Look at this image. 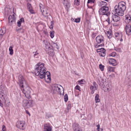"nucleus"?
Masks as SVG:
<instances>
[{
    "label": "nucleus",
    "instance_id": "obj_57",
    "mask_svg": "<svg viewBox=\"0 0 131 131\" xmlns=\"http://www.w3.org/2000/svg\"><path fill=\"white\" fill-rule=\"evenodd\" d=\"M99 130L98 131H103V129L102 128H101V129H99Z\"/></svg>",
    "mask_w": 131,
    "mask_h": 131
},
{
    "label": "nucleus",
    "instance_id": "obj_47",
    "mask_svg": "<svg viewBox=\"0 0 131 131\" xmlns=\"http://www.w3.org/2000/svg\"><path fill=\"white\" fill-rule=\"evenodd\" d=\"M1 131H6V128L5 125H3Z\"/></svg>",
    "mask_w": 131,
    "mask_h": 131
},
{
    "label": "nucleus",
    "instance_id": "obj_36",
    "mask_svg": "<svg viewBox=\"0 0 131 131\" xmlns=\"http://www.w3.org/2000/svg\"><path fill=\"white\" fill-rule=\"evenodd\" d=\"M80 0H75L74 4L76 5H78L79 4Z\"/></svg>",
    "mask_w": 131,
    "mask_h": 131
},
{
    "label": "nucleus",
    "instance_id": "obj_10",
    "mask_svg": "<svg viewBox=\"0 0 131 131\" xmlns=\"http://www.w3.org/2000/svg\"><path fill=\"white\" fill-rule=\"evenodd\" d=\"M9 23L10 26L12 25L13 24H15L16 18L14 15H10L8 18Z\"/></svg>",
    "mask_w": 131,
    "mask_h": 131
},
{
    "label": "nucleus",
    "instance_id": "obj_7",
    "mask_svg": "<svg viewBox=\"0 0 131 131\" xmlns=\"http://www.w3.org/2000/svg\"><path fill=\"white\" fill-rule=\"evenodd\" d=\"M16 127L22 130H24L25 128V122L23 121H18L17 122Z\"/></svg>",
    "mask_w": 131,
    "mask_h": 131
},
{
    "label": "nucleus",
    "instance_id": "obj_58",
    "mask_svg": "<svg viewBox=\"0 0 131 131\" xmlns=\"http://www.w3.org/2000/svg\"><path fill=\"white\" fill-rule=\"evenodd\" d=\"M101 45H99V46H98V47L100 46H101Z\"/></svg>",
    "mask_w": 131,
    "mask_h": 131
},
{
    "label": "nucleus",
    "instance_id": "obj_18",
    "mask_svg": "<svg viewBox=\"0 0 131 131\" xmlns=\"http://www.w3.org/2000/svg\"><path fill=\"white\" fill-rule=\"evenodd\" d=\"M73 127L74 131H82L79 128V125L77 123H74L73 125Z\"/></svg>",
    "mask_w": 131,
    "mask_h": 131
},
{
    "label": "nucleus",
    "instance_id": "obj_12",
    "mask_svg": "<svg viewBox=\"0 0 131 131\" xmlns=\"http://www.w3.org/2000/svg\"><path fill=\"white\" fill-rule=\"evenodd\" d=\"M125 21L127 24H129L131 22V16L129 14L125 15Z\"/></svg>",
    "mask_w": 131,
    "mask_h": 131
},
{
    "label": "nucleus",
    "instance_id": "obj_16",
    "mask_svg": "<svg viewBox=\"0 0 131 131\" xmlns=\"http://www.w3.org/2000/svg\"><path fill=\"white\" fill-rule=\"evenodd\" d=\"M59 87H61V85L57 84H55L53 85L52 89L54 93H56V92L58 91V89Z\"/></svg>",
    "mask_w": 131,
    "mask_h": 131
},
{
    "label": "nucleus",
    "instance_id": "obj_48",
    "mask_svg": "<svg viewBox=\"0 0 131 131\" xmlns=\"http://www.w3.org/2000/svg\"><path fill=\"white\" fill-rule=\"evenodd\" d=\"M31 13L32 14H34L35 13L34 11L32 9V8L29 10Z\"/></svg>",
    "mask_w": 131,
    "mask_h": 131
},
{
    "label": "nucleus",
    "instance_id": "obj_19",
    "mask_svg": "<svg viewBox=\"0 0 131 131\" xmlns=\"http://www.w3.org/2000/svg\"><path fill=\"white\" fill-rule=\"evenodd\" d=\"M112 19L114 22H117L120 19V18L119 16L115 15H113L112 16Z\"/></svg>",
    "mask_w": 131,
    "mask_h": 131
},
{
    "label": "nucleus",
    "instance_id": "obj_53",
    "mask_svg": "<svg viewBox=\"0 0 131 131\" xmlns=\"http://www.w3.org/2000/svg\"><path fill=\"white\" fill-rule=\"evenodd\" d=\"M96 126L97 127V129L99 130L100 128V125L99 124H98V125H97Z\"/></svg>",
    "mask_w": 131,
    "mask_h": 131
},
{
    "label": "nucleus",
    "instance_id": "obj_27",
    "mask_svg": "<svg viewBox=\"0 0 131 131\" xmlns=\"http://www.w3.org/2000/svg\"><path fill=\"white\" fill-rule=\"evenodd\" d=\"M33 53L34 54V56L35 58H39V53L37 51L33 52Z\"/></svg>",
    "mask_w": 131,
    "mask_h": 131
},
{
    "label": "nucleus",
    "instance_id": "obj_26",
    "mask_svg": "<svg viewBox=\"0 0 131 131\" xmlns=\"http://www.w3.org/2000/svg\"><path fill=\"white\" fill-rule=\"evenodd\" d=\"M48 53L50 56H53L54 55V53L53 50L51 49L49 50Z\"/></svg>",
    "mask_w": 131,
    "mask_h": 131
},
{
    "label": "nucleus",
    "instance_id": "obj_15",
    "mask_svg": "<svg viewBox=\"0 0 131 131\" xmlns=\"http://www.w3.org/2000/svg\"><path fill=\"white\" fill-rule=\"evenodd\" d=\"M97 4L99 6L102 8L106 6L107 3L106 2L100 1L97 2Z\"/></svg>",
    "mask_w": 131,
    "mask_h": 131
},
{
    "label": "nucleus",
    "instance_id": "obj_43",
    "mask_svg": "<svg viewBox=\"0 0 131 131\" xmlns=\"http://www.w3.org/2000/svg\"><path fill=\"white\" fill-rule=\"evenodd\" d=\"M80 20V19L79 18H77L75 19L74 21V22L77 23H79Z\"/></svg>",
    "mask_w": 131,
    "mask_h": 131
},
{
    "label": "nucleus",
    "instance_id": "obj_28",
    "mask_svg": "<svg viewBox=\"0 0 131 131\" xmlns=\"http://www.w3.org/2000/svg\"><path fill=\"white\" fill-rule=\"evenodd\" d=\"M99 95L98 94H96L95 96V100L96 103L99 102L100 101V100L99 99Z\"/></svg>",
    "mask_w": 131,
    "mask_h": 131
},
{
    "label": "nucleus",
    "instance_id": "obj_52",
    "mask_svg": "<svg viewBox=\"0 0 131 131\" xmlns=\"http://www.w3.org/2000/svg\"><path fill=\"white\" fill-rule=\"evenodd\" d=\"M83 80H81L80 81H79V82L80 84H82V82Z\"/></svg>",
    "mask_w": 131,
    "mask_h": 131
},
{
    "label": "nucleus",
    "instance_id": "obj_44",
    "mask_svg": "<svg viewBox=\"0 0 131 131\" xmlns=\"http://www.w3.org/2000/svg\"><path fill=\"white\" fill-rule=\"evenodd\" d=\"M75 89L78 90L80 91H81V90H80L81 88H80V86L79 85H77L75 87Z\"/></svg>",
    "mask_w": 131,
    "mask_h": 131
},
{
    "label": "nucleus",
    "instance_id": "obj_4",
    "mask_svg": "<svg viewBox=\"0 0 131 131\" xmlns=\"http://www.w3.org/2000/svg\"><path fill=\"white\" fill-rule=\"evenodd\" d=\"M99 12L100 15H105L108 16L110 14L109 8L106 6L100 8L99 9Z\"/></svg>",
    "mask_w": 131,
    "mask_h": 131
},
{
    "label": "nucleus",
    "instance_id": "obj_11",
    "mask_svg": "<svg viewBox=\"0 0 131 131\" xmlns=\"http://www.w3.org/2000/svg\"><path fill=\"white\" fill-rule=\"evenodd\" d=\"M96 40L97 43H103L104 41V38L101 35L97 36L96 38Z\"/></svg>",
    "mask_w": 131,
    "mask_h": 131
},
{
    "label": "nucleus",
    "instance_id": "obj_56",
    "mask_svg": "<svg viewBox=\"0 0 131 131\" xmlns=\"http://www.w3.org/2000/svg\"><path fill=\"white\" fill-rule=\"evenodd\" d=\"M68 108H71V105L70 104H68Z\"/></svg>",
    "mask_w": 131,
    "mask_h": 131
},
{
    "label": "nucleus",
    "instance_id": "obj_1",
    "mask_svg": "<svg viewBox=\"0 0 131 131\" xmlns=\"http://www.w3.org/2000/svg\"><path fill=\"white\" fill-rule=\"evenodd\" d=\"M43 63H38L35 67V73L37 76H39L41 79L44 78L45 79L51 80L50 74L49 71L46 72V69L44 66Z\"/></svg>",
    "mask_w": 131,
    "mask_h": 131
},
{
    "label": "nucleus",
    "instance_id": "obj_59",
    "mask_svg": "<svg viewBox=\"0 0 131 131\" xmlns=\"http://www.w3.org/2000/svg\"><path fill=\"white\" fill-rule=\"evenodd\" d=\"M81 58H82V59H83V57H82V56H81Z\"/></svg>",
    "mask_w": 131,
    "mask_h": 131
},
{
    "label": "nucleus",
    "instance_id": "obj_45",
    "mask_svg": "<svg viewBox=\"0 0 131 131\" xmlns=\"http://www.w3.org/2000/svg\"><path fill=\"white\" fill-rule=\"evenodd\" d=\"M116 53L115 52H113L111 54H110V56L114 57L116 56Z\"/></svg>",
    "mask_w": 131,
    "mask_h": 131
},
{
    "label": "nucleus",
    "instance_id": "obj_46",
    "mask_svg": "<svg viewBox=\"0 0 131 131\" xmlns=\"http://www.w3.org/2000/svg\"><path fill=\"white\" fill-rule=\"evenodd\" d=\"M95 0H88L87 3H94Z\"/></svg>",
    "mask_w": 131,
    "mask_h": 131
},
{
    "label": "nucleus",
    "instance_id": "obj_29",
    "mask_svg": "<svg viewBox=\"0 0 131 131\" xmlns=\"http://www.w3.org/2000/svg\"><path fill=\"white\" fill-rule=\"evenodd\" d=\"M111 90V89L109 86L107 87H106L104 88V91L105 92H109Z\"/></svg>",
    "mask_w": 131,
    "mask_h": 131
},
{
    "label": "nucleus",
    "instance_id": "obj_40",
    "mask_svg": "<svg viewBox=\"0 0 131 131\" xmlns=\"http://www.w3.org/2000/svg\"><path fill=\"white\" fill-rule=\"evenodd\" d=\"M115 50L119 52H121L122 51L121 49L119 48H115Z\"/></svg>",
    "mask_w": 131,
    "mask_h": 131
},
{
    "label": "nucleus",
    "instance_id": "obj_9",
    "mask_svg": "<svg viewBox=\"0 0 131 131\" xmlns=\"http://www.w3.org/2000/svg\"><path fill=\"white\" fill-rule=\"evenodd\" d=\"M98 88V85L95 82H94L93 83V85H91L90 86V89L91 90V93L92 94L94 93L95 91Z\"/></svg>",
    "mask_w": 131,
    "mask_h": 131
},
{
    "label": "nucleus",
    "instance_id": "obj_25",
    "mask_svg": "<svg viewBox=\"0 0 131 131\" xmlns=\"http://www.w3.org/2000/svg\"><path fill=\"white\" fill-rule=\"evenodd\" d=\"M5 32V29L3 28L0 30V38H1L2 36Z\"/></svg>",
    "mask_w": 131,
    "mask_h": 131
},
{
    "label": "nucleus",
    "instance_id": "obj_3",
    "mask_svg": "<svg viewBox=\"0 0 131 131\" xmlns=\"http://www.w3.org/2000/svg\"><path fill=\"white\" fill-rule=\"evenodd\" d=\"M126 3L124 2H119L118 5H115L114 9L116 13L120 16H123L124 15V11L125 10L126 7L125 6Z\"/></svg>",
    "mask_w": 131,
    "mask_h": 131
},
{
    "label": "nucleus",
    "instance_id": "obj_41",
    "mask_svg": "<svg viewBox=\"0 0 131 131\" xmlns=\"http://www.w3.org/2000/svg\"><path fill=\"white\" fill-rule=\"evenodd\" d=\"M27 6L28 9L29 10L32 8L31 5L29 3L27 4Z\"/></svg>",
    "mask_w": 131,
    "mask_h": 131
},
{
    "label": "nucleus",
    "instance_id": "obj_50",
    "mask_svg": "<svg viewBox=\"0 0 131 131\" xmlns=\"http://www.w3.org/2000/svg\"><path fill=\"white\" fill-rule=\"evenodd\" d=\"M53 45L55 47H56L57 48V49H58L57 47V45L56 43H54L53 44Z\"/></svg>",
    "mask_w": 131,
    "mask_h": 131
},
{
    "label": "nucleus",
    "instance_id": "obj_24",
    "mask_svg": "<svg viewBox=\"0 0 131 131\" xmlns=\"http://www.w3.org/2000/svg\"><path fill=\"white\" fill-rule=\"evenodd\" d=\"M115 68L110 66H108L107 68V70L110 72H114Z\"/></svg>",
    "mask_w": 131,
    "mask_h": 131
},
{
    "label": "nucleus",
    "instance_id": "obj_42",
    "mask_svg": "<svg viewBox=\"0 0 131 131\" xmlns=\"http://www.w3.org/2000/svg\"><path fill=\"white\" fill-rule=\"evenodd\" d=\"M97 34V33L93 32L92 34V37L93 39L94 38Z\"/></svg>",
    "mask_w": 131,
    "mask_h": 131
},
{
    "label": "nucleus",
    "instance_id": "obj_22",
    "mask_svg": "<svg viewBox=\"0 0 131 131\" xmlns=\"http://www.w3.org/2000/svg\"><path fill=\"white\" fill-rule=\"evenodd\" d=\"M4 100H3V102L5 104L6 106H8L9 105V102L8 99H6V97L5 96L3 97Z\"/></svg>",
    "mask_w": 131,
    "mask_h": 131
},
{
    "label": "nucleus",
    "instance_id": "obj_2",
    "mask_svg": "<svg viewBox=\"0 0 131 131\" xmlns=\"http://www.w3.org/2000/svg\"><path fill=\"white\" fill-rule=\"evenodd\" d=\"M18 83L20 88L25 97L28 99L31 97V89L27 85L26 81L22 75H20L18 78Z\"/></svg>",
    "mask_w": 131,
    "mask_h": 131
},
{
    "label": "nucleus",
    "instance_id": "obj_32",
    "mask_svg": "<svg viewBox=\"0 0 131 131\" xmlns=\"http://www.w3.org/2000/svg\"><path fill=\"white\" fill-rule=\"evenodd\" d=\"M46 45L45 47L46 49H50V44L48 42H46Z\"/></svg>",
    "mask_w": 131,
    "mask_h": 131
},
{
    "label": "nucleus",
    "instance_id": "obj_35",
    "mask_svg": "<svg viewBox=\"0 0 131 131\" xmlns=\"http://www.w3.org/2000/svg\"><path fill=\"white\" fill-rule=\"evenodd\" d=\"M99 55L102 57H104L106 54V53L105 52H100L99 53Z\"/></svg>",
    "mask_w": 131,
    "mask_h": 131
},
{
    "label": "nucleus",
    "instance_id": "obj_17",
    "mask_svg": "<svg viewBox=\"0 0 131 131\" xmlns=\"http://www.w3.org/2000/svg\"><path fill=\"white\" fill-rule=\"evenodd\" d=\"M125 29L127 34L129 35V33L131 32V26L129 24L126 25V26Z\"/></svg>",
    "mask_w": 131,
    "mask_h": 131
},
{
    "label": "nucleus",
    "instance_id": "obj_55",
    "mask_svg": "<svg viewBox=\"0 0 131 131\" xmlns=\"http://www.w3.org/2000/svg\"><path fill=\"white\" fill-rule=\"evenodd\" d=\"M26 112L27 114H28L29 115V116H30V114L28 110H26Z\"/></svg>",
    "mask_w": 131,
    "mask_h": 131
},
{
    "label": "nucleus",
    "instance_id": "obj_6",
    "mask_svg": "<svg viewBox=\"0 0 131 131\" xmlns=\"http://www.w3.org/2000/svg\"><path fill=\"white\" fill-rule=\"evenodd\" d=\"M33 101L32 100H24L23 101V105L26 108L31 107L33 106Z\"/></svg>",
    "mask_w": 131,
    "mask_h": 131
},
{
    "label": "nucleus",
    "instance_id": "obj_39",
    "mask_svg": "<svg viewBox=\"0 0 131 131\" xmlns=\"http://www.w3.org/2000/svg\"><path fill=\"white\" fill-rule=\"evenodd\" d=\"M98 50H100L99 51V52H105V49L103 48H102L100 49H99Z\"/></svg>",
    "mask_w": 131,
    "mask_h": 131
},
{
    "label": "nucleus",
    "instance_id": "obj_34",
    "mask_svg": "<svg viewBox=\"0 0 131 131\" xmlns=\"http://www.w3.org/2000/svg\"><path fill=\"white\" fill-rule=\"evenodd\" d=\"M64 101L65 102H67L68 100V95L67 94H65L64 97Z\"/></svg>",
    "mask_w": 131,
    "mask_h": 131
},
{
    "label": "nucleus",
    "instance_id": "obj_37",
    "mask_svg": "<svg viewBox=\"0 0 131 131\" xmlns=\"http://www.w3.org/2000/svg\"><path fill=\"white\" fill-rule=\"evenodd\" d=\"M17 31L18 32H21L23 33L24 32V30L22 28H20L18 29H17Z\"/></svg>",
    "mask_w": 131,
    "mask_h": 131
},
{
    "label": "nucleus",
    "instance_id": "obj_21",
    "mask_svg": "<svg viewBox=\"0 0 131 131\" xmlns=\"http://www.w3.org/2000/svg\"><path fill=\"white\" fill-rule=\"evenodd\" d=\"M109 63L113 66H115L117 64L116 60L114 59L111 58L109 59Z\"/></svg>",
    "mask_w": 131,
    "mask_h": 131
},
{
    "label": "nucleus",
    "instance_id": "obj_14",
    "mask_svg": "<svg viewBox=\"0 0 131 131\" xmlns=\"http://www.w3.org/2000/svg\"><path fill=\"white\" fill-rule=\"evenodd\" d=\"M115 37L117 39L121 41H123L122 34L121 32H117L115 34Z\"/></svg>",
    "mask_w": 131,
    "mask_h": 131
},
{
    "label": "nucleus",
    "instance_id": "obj_33",
    "mask_svg": "<svg viewBox=\"0 0 131 131\" xmlns=\"http://www.w3.org/2000/svg\"><path fill=\"white\" fill-rule=\"evenodd\" d=\"M50 36L51 38H53L54 36V32L52 30L50 32Z\"/></svg>",
    "mask_w": 131,
    "mask_h": 131
},
{
    "label": "nucleus",
    "instance_id": "obj_31",
    "mask_svg": "<svg viewBox=\"0 0 131 131\" xmlns=\"http://www.w3.org/2000/svg\"><path fill=\"white\" fill-rule=\"evenodd\" d=\"M9 50L10 52L9 54L11 55H12L13 53V47L12 46H10L9 48Z\"/></svg>",
    "mask_w": 131,
    "mask_h": 131
},
{
    "label": "nucleus",
    "instance_id": "obj_20",
    "mask_svg": "<svg viewBox=\"0 0 131 131\" xmlns=\"http://www.w3.org/2000/svg\"><path fill=\"white\" fill-rule=\"evenodd\" d=\"M57 92L59 93L60 95H63L64 92L63 87L62 86H61V87H59Z\"/></svg>",
    "mask_w": 131,
    "mask_h": 131
},
{
    "label": "nucleus",
    "instance_id": "obj_13",
    "mask_svg": "<svg viewBox=\"0 0 131 131\" xmlns=\"http://www.w3.org/2000/svg\"><path fill=\"white\" fill-rule=\"evenodd\" d=\"M44 129L45 131H51V126L49 124H45L44 125Z\"/></svg>",
    "mask_w": 131,
    "mask_h": 131
},
{
    "label": "nucleus",
    "instance_id": "obj_38",
    "mask_svg": "<svg viewBox=\"0 0 131 131\" xmlns=\"http://www.w3.org/2000/svg\"><path fill=\"white\" fill-rule=\"evenodd\" d=\"M104 67V66L102 65V64H100L99 65V67L101 71H103V70Z\"/></svg>",
    "mask_w": 131,
    "mask_h": 131
},
{
    "label": "nucleus",
    "instance_id": "obj_23",
    "mask_svg": "<svg viewBox=\"0 0 131 131\" xmlns=\"http://www.w3.org/2000/svg\"><path fill=\"white\" fill-rule=\"evenodd\" d=\"M24 19L23 18H20L17 22V25L18 27H20L21 25V23L24 22Z\"/></svg>",
    "mask_w": 131,
    "mask_h": 131
},
{
    "label": "nucleus",
    "instance_id": "obj_49",
    "mask_svg": "<svg viewBox=\"0 0 131 131\" xmlns=\"http://www.w3.org/2000/svg\"><path fill=\"white\" fill-rule=\"evenodd\" d=\"M50 24L51 25L50 27V28H52L53 27V22L52 21H51Z\"/></svg>",
    "mask_w": 131,
    "mask_h": 131
},
{
    "label": "nucleus",
    "instance_id": "obj_30",
    "mask_svg": "<svg viewBox=\"0 0 131 131\" xmlns=\"http://www.w3.org/2000/svg\"><path fill=\"white\" fill-rule=\"evenodd\" d=\"M107 37L109 38H110L111 37V30H109L107 31Z\"/></svg>",
    "mask_w": 131,
    "mask_h": 131
},
{
    "label": "nucleus",
    "instance_id": "obj_8",
    "mask_svg": "<svg viewBox=\"0 0 131 131\" xmlns=\"http://www.w3.org/2000/svg\"><path fill=\"white\" fill-rule=\"evenodd\" d=\"M6 88L4 85H1L0 86V94L2 97L5 96L6 93Z\"/></svg>",
    "mask_w": 131,
    "mask_h": 131
},
{
    "label": "nucleus",
    "instance_id": "obj_51",
    "mask_svg": "<svg viewBox=\"0 0 131 131\" xmlns=\"http://www.w3.org/2000/svg\"><path fill=\"white\" fill-rule=\"evenodd\" d=\"M0 106L1 107H3V105L2 103V101L1 100H0Z\"/></svg>",
    "mask_w": 131,
    "mask_h": 131
},
{
    "label": "nucleus",
    "instance_id": "obj_54",
    "mask_svg": "<svg viewBox=\"0 0 131 131\" xmlns=\"http://www.w3.org/2000/svg\"><path fill=\"white\" fill-rule=\"evenodd\" d=\"M106 21L108 23V24H110V18H108L106 20Z\"/></svg>",
    "mask_w": 131,
    "mask_h": 131
},
{
    "label": "nucleus",
    "instance_id": "obj_5",
    "mask_svg": "<svg viewBox=\"0 0 131 131\" xmlns=\"http://www.w3.org/2000/svg\"><path fill=\"white\" fill-rule=\"evenodd\" d=\"M39 6L42 15L44 17L47 18L48 16L50 15L48 13V8L46 7H43L42 4H40Z\"/></svg>",
    "mask_w": 131,
    "mask_h": 131
}]
</instances>
